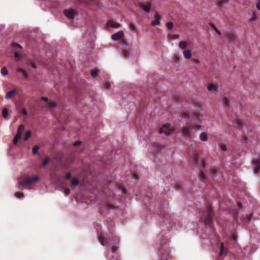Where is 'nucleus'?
<instances>
[{
	"label": "nucleus",
	"mask_w": 260,
	"mask_h": 260,
	"mask_svg": "<svg viewBox=\"0 0 260 260\" xmlns=\"http://www.w3.org/2000/svg\"><path fill=\"white\" fill-rule=\"evenodd\" d=\"M120 188H121V190L122 192L123 193H126V189L124 187H121Z\"/></svg>",
	"instance_id": "obj_54"
},
{
	"label": "nucleus",
	"mask_w": 260,
	"mask_h": 260,
	"mask_svg": "<svg viewBox=\"0 0 260 260\" xmlns=\"http://www.w3.org/2000/svg\"><path fill=\"white\" fill-rule=\"evenodd\" d=\"M170 256L169 254L167 253L165 254H164L161 257V260H169Z\"/></svg>",
	"instance_id": "obj_37"
},
{
	"label": "nucleus",
	"mask_w": 260,
	"mask_h": 260,
	"mask_svg": "<svg viewBox=\"0 0 260 260\" xmlns=\"http://www.w3.org/2000/svg\"><path fill=\"white\" fill-rule=\"evenodd\" d=\"M155 18L156 19L151 22V24L152 26H155L156 25H159L160 24L159 20L161 18V16H160V15L158 13H156L155 14Z\"/></svg>",
	"instance_id": "obj_12"
},
{
	"label": "nucleus",
	"mask_w": 260,
	"mask_h": 260,
	"mask_svg": "<svg viewBox=\"0 0 260 260\" xmlns=\"http://www.w3.org/2000/svg\"><path fill=\"white\" fill-rule=\"evenodd\" d=\"M201 127L200 124H194L191 125L190 123H188L186 126L182 128V133L184 136L189 137L190 136V129L194 128L196 129H199Z\"/></svg>",
	"instance_id": "obj_5"
},
{
	"label": "nucleus",
	"mask_w": 260,
	"mask_h": 260,
	"mask_svg": "<svg viewBox=\"0 0 260 260\" xmlns=\"http://www.w3.org/2000/svg\"><path fill=\"white\" fill-rule=\"evenodd\" d=\"M170 125V124L169 123L164 124L162 127L159 129V133L162 134L164 133L166 136H169L172 133L171 131L169 128Z\"/></svg>",
	"instance_id": "obj_8"
},
{
	"label": "nucleus",
	"mask_w": 260,
	"mask_h": 260,
	"mask_svg": "<svg viewBox=\"0 0 260 260\" xmlns=\"http://www.w3.org/2000/svg\"><path fill=\"white\" fill-rule=\"evenodd\" d=\"M118 248V246H113L112 247L111 250H112V252L115 253V252H116V251L117 250Z\"/></svg>",
	"instance_id": "obj_46"
},
{
	"label": "nucleus",
	"mask_w": 260,
	"mask_h": 260,
	"mask_svg": "<svg viewBox=\"0 0 260 260\" xmlns=\"http://www.w3.org/2000/svg\"><path fill=\"white\" fill-rule=\"evenodd\" d=\"M155 146L156 147V150L157 151H159L160 150H161L162 148V146L161 145H159L157 144H155Z\"/></svg>",
	"instance_id": "obj_47"
},
{
	"label": "nucleus",
	"mask_w": 260,
	"mask_h": 260,
	"mask_svg": "<svg viewBox=\"0 0 260 260\" xmlns=\"http://www.w3.org/2000/svg\"><path fill=\"white\" fill-rule=\"evenodd\" d=\"M210 26L213 29L218 35H221V32L217 28L216 26L212 23H210Z\"/></svg>",
	"instance_id": "obj_27"
},
{
	"label": "nucleus",
	"mask_w": 260,
	"mask_h": 260,
	"mask_svg": "<svg viewBox=\"0 0 260 260\" xmlns=\"http://www.w3.org/2000/svg\"><path fill=\"white\" fill-rule=\"evenodd\" d=\"M222 103H223V105H224V106L225 107H228L229 106V105H230L229 100L226 97L223 98V99H222Z\"/></svg>",
	"instance_id": "obj_21"
},
{
	"label": "nucleus",
	"mask_w": 260,
	"mask_h": 260,
	"mask_svg": "<svg viewBox=\"0 0 260 260\" xmlns=\"http://www.w3.org/2000/svg\"><path fill=\"white\" fill-rule=\"evenodd\" d=\"M228 0H217V5L219 7H222L224 4L228 3Z\"/></svg>",
	"instance_id": "obj_20"
},
{
	"label": "nucleus",
	"mask_w": 260,
	"mask_h": 260,
	"mask_svg": "<svg viewBox=\"0 0 260 260\" xmlns=\"http://www.w3.org/2000/svg\"><path fill=\"white\" fill-rule=\"evenodd\" d=\"M134 177L135 178V179H138V176H137V174H134Z\"/></svg>",
	"instance_id": "obj_59"
},
{
	"label": "nucleus",
	"mask_w": 260,
	"mask_h": 260,
	"mask_svg": "<svg viewBox=\"0 0 260 260\" xmlns=\"http://www.w3.org/2000/svg\"><path fill=\"white\" fill-rule=\"evenodd\" d=\"M213 215L212 208L208 206L206 208V211L204 212L201 217V219L206 225L209 226L212 223Z\"/></svg>",
	"instance_id": "obj_1"
},
{
	"label": "nucleus",
	"mask_w": 260,
	"mask_h": 260,
	"mask_svg": "<svg viewBox=\"0 0 260 260\" xmlns=\"http://www.w3.org/2000/svg\"><path fill=\"white\" fill-rule=\"evenodd\" d=\"M98 238H99V242H100V243L103 246L105 245V241H104V238L103 237V236H99Z\"/></svg>",
	"instance_id": "obj_35"
},
{
	"label": "nucleus",
	"mask_w": 260,
	"mask_h": 260,
	"mask_svg": "<svg viewBox=\"0 0 260 260\" xmlns=\"http://www.w3.org/2000/svg\"><path fill=\"white\" fill-rule=\"evenodd\" d=\"M170 38L172 39H177L179 38V35L174 34V35H170Z\"/></svg>",
	"instance_id": "obj_43"
},
{
	"label": "nucleus",
	"mask_w": 260,
	"mask_h": 260,
	"mask_svg": "<svg viewBox=\"0 0 260 260\" xmlns=\"http://www.w3.org/2000/svg\"><path fill=\"white\" fill-rule=\"evenodd\" d=\"M90 1H93L94 0H90Z\"/></svg>",
	"instance_id": "obj_62"
},
{
	"label": "nucleus",
	"mask_w": 260,
	"mask_h": 260,
	"mask_svg": "<svg viewBox=\"0 0 260 260\" xmlns=\"http://www.w3.org/2000/svg\"><path fill=\"white\" fill-rule=\"evenodd\" d=\"M106 208L107 209H115L114 206L113 205L109 204V203H108V204H106Z\"/></svg>",
	"instance_id": "obj_38"
},
{
	"label": "nucleus",
	"mask_w": 260,
	"mask_h": 260,
	"mask_svg": "<svg viewBox=\"0 0 260 260\" xmlns=\"http://www.w3.org/2000/svg\"><path fill=\"white\" fill-rule=\"evenodd\" d=\"M257 18V14L255 11H253L251 16L249 19L250 22H252L253 21H255Z\"/></svg>",
	"instance_id": "obj_23"
},
{
	"label": "nucleus",
	"mask_w": 260,
	"mask_h": 260,
	"mask_svg": "<svg viewBox=\"0 0 260 260\" xmlns=\"http://www.w3.org/2000/svg\"><path fill=\"white\" fill-rule=\"evenodd\" d=\"M180 186H181V185H178V187L179 189H180Z\"/></svg>",
	"instance_id": "obj_61"
},
{
	"label": "nucleus",
	"mask_w": 260,
	"mask_h": 260,
	"mask_svg": "<svg viewBox=\"0 0 260 260\" xmlns=\"http://www.w3.org/2000/svg\"><path fill=\"white\" fill-rule=\"evenodd\" d=\"M15 57L16 58L17 61H20L21 57V54L20 52L15 51Z\"/></svg>",
	"instance_id": "obj_25"
},
{
	"label": "nucleus",
	"mask_w": 260,
	"mask_h": 260,
	"mask_svg": "<svg viewBox=\"0 0 260 260\" xmlns=\"http://www.w3.org/2000/svg\"><path fill=\"white\" fill-rule=\"evenodd\" d=\"M107 25L113 28H119L120 27V24L118 23H115L113 21H109L107 23Z\"/></svg>",
	"instance_id": "obj_16"
},
{
	"label": "nucleus",
	"mask_w": 260,
	"mask_h": 260,
	"mask_svg": "<svg viewBox=\"0 0 260 260\" xmlns=\"http://www.w3.org/2000/svg\"><path fill=\"white\" fill-rule=\"evenodd\" d=\"M21 113L24 115H27V112L26 109L23 108L21 110Z\"/></svg>",
	"instance_id": "obj_48"
},
{
	"label": "nucleus",
	"mask_w": 260,
	"mask_h": 260,
	"mask_svg": "<svg viewBox=\"0 0 260 260\" xmlns=\"http://www.w3.org/2000/svg\"><path fill=\"white\" fill-rule=\"evenodd\" d=\"M70 193V189L69 188H66L64 189V193L66 194V195H69Z\"/></svg>",
	"instance_id": "obj_44"
},
{
	"label": "nucleus",
	"mask_w": 260,
	"mask_h": 260,
	"mask_svg": "<svg viewBox=\"0 0 260 260\" xmlns=\"http://www.w3.org/2000/svg\"><path fill=\"white\" fill-rule=\"evenodd\" d=\"M16 90H12L7 92V93L6 95V99H10L11 98H12L14 95L16 93Z\"/></svg>",
	"instance_id": "obj_17"
},
{
	"label": "nucleus",
	"mask_w": 260,
	"mask_h": 260,
	"mask_svg": "<svg viewBox=\"0 0 260 260\" xmlns=\"http://www.w3.org/2000/svg\"><path fill=\"white\" fill-rule=\"evenodd\" d=\"M217 171V169L215 168H211L210 169V175L212 177L215 176Z\"/></svg>",
	"instance_id": "obj_28"
},
{
	"label": "nucleus",
	"mask_w": 260,
	"mask_h": 260,
	"mask_svg": "<svg viewBox=\"0 0 260 260\" xmlns=\"http://www.w3.org/2000/svg\"><path fill=\"white\" fill-rule=\"evenodd\" d=\"M15 196L16 198L21 199L24 197V194L21 192H17L15 193Z\"/></svg>",
	"instance_id": "obj_33"
},
{
	"label": "nucleus",
	"mask_w": 260,
	"mask_h": 260,
	"mask_svg": "<svg viewBox=\"0 0 260 260\" xmlns=\"http://www.w3.org/2000/svg\"><path fill=\"white\" fill-rule=\"evenodd\" d=\"M238 206H239L240 208H242V203H239L238 204Z\"/></svg>",
	"instance_id": "obj_60"
},
{
	"label": "nucleus",
	"mask_w": 260,
	"mask_h": 260,
	"mask_svg": "<svg viewBox=\"0 0 260 260\" xmlns=\"http://www.w3.org/2000/svg\"><path fill=\"white\" fill-rule=\"evenodd\" d=\"M201 164H202V166L203 168H204L205 167V166H206V162L204 160H201Z\"/></svg>",
	"instance_id": "obj_55"
},
{
	"label": "nucleus",
	"mask_w": 260,
	"mask_h": 260,
	"mask_svg": "<svg viewBox=\"0 0 260 260\" xmlns=\"http://www.w3.org/2000/svg\"><path fill=\"white\" fill-rule=\"evenodd\" d=\"M200 138L202 141L205 142L208 140L207 134L206 133L203 132L200 134Z\"/></svg>",
	"instance_id": "obj_18"
},
{
	"label": "nucleus",
	"mask_w": 260,
	"mask_h": 260,
	"mask_svg": "<svg viewBox=\"0 0 260 260\" xmlns=\"http://www.w3.org/2000/svg\"><path fill=\"white\" fill-rule=\"evenodd\" d=\"M71 178V174L70 172L67 173L66 175V178L67 179H70Z\"/></svg>",
	"instance_id": "obj_51"
},
{
	"label": "nucleus",
	"mask_w": 260,
	"mask_h": 260,
	"mask_svg": "<svg viewBox=\"0 0 260 260\" xmlns=\"http://www.w3.org/2000/svg\"><path fill=\"white\" fill-rule=\"evenodd\" d=\"M1 74L3 75H7L8 74V71L6 67H3L1 71Z\"/></svg>",
	"instance_id": "obj_30"
},
{
	"label": "nucleus",
	"mask_w": 260,
	"mask_h": 260,
	"mask_svg": "<svg viewBox=\"0 0 260 260\" xmlns=\"http://www.w3.org/2000/svg\"><path fill=\"white\" fill-rule=\"evenodd\" d=\"M224 244H223V243H221L220 244V251H219V255L220 256H221L223 254V252H224Z\"/></svg>",
	"instance_id": "obj_31"
},
{
	"label": "nucleus",
	"mask_w": 260,
	"mask_h": 260,
	"mask_svg": "<svg viewBox=\"0 0 260 260\" xmlns=\"http://www.w3.org/2000/svg\"><path fill=\"white\" fill-rule=\"evenodd\" d=\"M183 55L186 59H189L191 57V53L190 50L185 49L183 52Z\"/></svg>",
	"instance_id": "obj_14"
},
{
	"label": "nucleus",
	"mask_w": 260,
	"mask_h": 260,
	"mask_svg": "<svg viewBox=\"0 0 260 260\" xmlns=\"http://www.w3.org/2000/svg\"><path fill=\"white\" fill-rule=\"evenodd\" d=\"M256 8L258 10H260V0H258V3L256 4Z\"/></svg>",
	"instance_id": "obj_53"
},
{
	"label": "nucleus",
	"mask_w": 260,
	"mask_h": 260,
	"mask_svg": "<svg viewBox=\"0 0 260 260\" xmlns=\"http://www.w3.org/2000/svg\"><path fill=\"white\" fill-rule=\"evenodd\" d=\"M24 129V126L23 124H20L17 129V133L14 138L13 143L14 144H16L19 140L21 138V134Z\"/></svg>",
	"instance_id": "obj_6"
},
{
	"label": "nucleus",
	"mask_w": 260,
	"mask_h": 260,
	"mask_svg": "<svg viewBox=\"0 0 260 260\" xmlns=\"http://www.w3.org/2000/svg\"><path fill=\"white\" fill-rule=\"evenodd\" d=\"M202 116L199 113H194L191 115L188 111L184 112L182 114V117L186 119H191L193 120H198L199 121H201L202 119Z\"/></svg>",
	"instance_id": "obj_4"
},
{
	"label": "nucleus",
	"mask_w": 260,
	"mask_h": 260,
	"mask_svg": "<svg viewBox=\"0 0 260 260\" xmlns=\"http://www.w3.org/2000/svg\"><path fill=\"white\" fill-rule=\"evenodd\" d=\"M192 161H193V162L196 163L198 161V155L197 154H193V155H192Z\"/></svg>",
	"instance_id": "obj_39"
},
{
	"label": "nucleus",
	"mask_w": 260,
	"mask_h": 260,
	"mask_svg": "<svg viewBox=\"0 0 260 260\" xmlns=\"http://www.w3.org/2000/svg\"><path fill=\"white\" fill-rule=\"evenodd\" d=\"M124 34L122 31H119L118 32L115 33L112 35L111 38L113 40L117 41L120 39L123 38Z\"/></svg>",
	"instance_id": "obj_11"
},
{
	"label": "nucleus",
	"mask_w": 260,
	"mask_h": 260,
	"mask_svg": "<svg viewBox=\"0 0 260 260\" xmlns=\"http://www.w3.org/2000/svg\"><path fill=\"white\" fill-rule=\"evenodd\" d=\"M71 184L73 186H77L79 184V181L77 178H73L71 180Z\"/></svg>",
	"instance_id": "obj_29"
},
{
	"label": "nucleus",
	"mask_w": 260,
	"mask_h": 260,
	"mask_svg": "<svg viewBox=\"0 0 260 260\" xmlns=\"http://www.w3.org/2000/svg\"><path fill=\"white\" fill-rule=\"evenodd\" d=\"M220 148L222 151H226V147L225 145L224 144H220Z\"/></svg>",
	"instance_id": "obj_45"
},
{
	"label": "nucleus",
	"mask_w": 260,
	"mask_h": 260,
	"mask_svg": "<svg viewBox=\"0 0 260 260\" xmlns=\"http://www.w3.org/2000/svg\"><path fill=\"white\" fill-rule=\"evenodd\" d=\"M193 61L197 63H199L200 62V60L198 59H193Z\"/></svg>",
	"instance_id": "obj_57"
},
{
	"label": "nucleus",
	"mask_w": 260,
	"mask_h": 260,
	"mask_svg": "<svg viewBox=\"0 0 260 260\" xmlns=\"http://www.w3.org/2000/svg\"><path fill=\"white\" fill-rule=\"evenodd\" d=\"M81 144V142L80 141H77L74 143V145L75 146H79Z\"/></svg>",
	"instance_id": "obj_49"
},
{
	"label": "nucleus",
	"mask_w": 260,
	"mask_h": 260,
	"mask_svg": "<svg viewBox=\"0 0 260 260\" xmlns=\"http://www.w3.org/2000/svg\"><path fill=\"white\" fill-rule=\"evenodd\" d=\"M99 71L97 69H94L92 70L91 71V75L93 77H95L98 76V75L99 74Z\"/></svg>",
	"instance_id": "obj_24"
},
{
	"label": "nucleus",
	"mask_w": 260,
	"mask_h": 260,
	"mask_svg": "<svg viewBox=\"0 0 260 260\" xmlns=\"http://www.w3.org/2000/svg\"><path fill=\"white\" fill-rule=\"evenodd\" d=\"M75 13L76 12L72 9H65L63 11L64 15L69 19H73Z\"/></svg>",
	"instance_id": "obj_9"
},
{
	"label": "nucleus",
	"mask_w": 260,
	"mask_h": 260,
	"mask_svg": "<svg viewBox=\"0 0 260 260\" xmlns=\"http://www.w3.org/2000/svg\"><path fill=\"white\" fill-rule=\"evenodd\" d=\"M31 66H32V67L33 68H34V69H35V68H37V66L36 65V64H35V63H32Z\"/></svg>",
	"instance_id": "obj_58"
},
{
	"label": "nucleus",
	"mask_w": 260,
	"mask_h": 260,
	"mask_svg": "<svg viewBox=\"0 0 260 260\" xmlns=\"http://www.w3.org/2000/svg\"><path fill=\"white\" fill-rule=\"evenodd\" d=\"M110 83L109 82H106L105 84V88L106 89H109L110 87Z\"/></svg>",
	"instance_id": "obj_50"
},
{
	"label": "nucleus",
	"mask_w": 260,
	"mask_h": 260,
	"mask_svg": "<svg viewBox=\"0 0 260 260\" xmlns=\"http://www.w3.org/2000/svg\"><path fill=\"white\" fill-rule=\"evenodd\" d=\"M49 161V158L48 157H47L43 161L42 166L45 167L48 163Z\"/></svg>",
	"instance_id": "obj_36"
},
{
	"label": "nucleus",
	"mask_w": 260,
	"mask_h": 260,
	"mask_svg": "<svg viewBox=\"0 0 260 260\" xmlns=\"http://www.w3.org/2000/svg\"><path fill=\"white\" fill-rule=\"evenodd\" d=\"M2 115L4 118L7 117L8 115V110L7 108H4L2 111Z\"/></svg>",
	"instance_id": "obj_32"
},
{
	"label": "nucleus",
	"mask_w": 260,
	"mask_h": 260,
	"mask_svg": "<svg viewBox=\"0 0 260 260\" xmlns=\"http://www.w3.org/2000/svg\"><path fill=\"white\" fill-rule=\"evenodd\" d=\"M223 35L230 43H236L238 40L236 34L233 30H227L224 32Z\"/></svg>",
	"instance_id": "obj_3"
},
{
	"label": "nucleus",
	"mask_w": 260,
	"mask_h": 260,
	"mask_svg": "<svg viewBox=\"0 0 260 260\" xmlns=\"http://www.w3.org/2000/svg\"><path fill=\"white\" fill-rule=\"evenodd\" d=\"M138 6L147 13L151 11V3L150 2H140L138 3Z\"/></svg>",
	"instance_id": "obj_7"
},
{
	"label": "nucleus",
	"mask_w": 260,
	"mask_h": 260,
	"mask_svg": "<svg viewBox=\"0 0 260 260\" xmlns=\"http://www.w3.org/2000/svg\"><path fill=\"white\" fill-rule=\"evenodd\" d=\"M235 122L239 127H241L243 124L242 122L239 119H237Z\"/></svg>",
	"instance_id": "obj_42"
},
{
	"label": "nucleus",
	"mask_w": 260,
	"mask_h": 260,
	"mask_svg": "<svg viewBox=\"0 0 260 260\" xmlns=\"http://www.w3.org/2000/svg\"><path fill=\"white\" fill-rule=\"evenodd\" d=\"M178 46L180 49L185 50L188 46V44L186 42L182 41L179 43Z\"/></svg>",
	"instance_id": "obj_13"
},
{
	"label": "nucleus",
	"mask_w": 260,
	"mask_h": 260,
	"mask_svg": "<svg viewBox=\"0 0 260 260\" xmlns=\"http://www.w3.org/2000/svg\"><path fill=\"white\" fill-rule=\"evenodd\" d=\"M207 88L209 91L214 92L216 91L217 86L213 83H210L208 84Z\"/></svg>",
	"instance_id": "obj_15"
},
{
	"label": "nucleus",
	"mask_w": 260,
	"mask_h": 260,
	"mask_svg": "<svg viewBox=\"0 0 260 260\" xmlns=\"http://www.w3.org/2000/svg\"><path fill=\"white\" fill-rule=\"evenodd\" d=\"M13 47L14 48H16V47H18L19 48H21V46L20 45H19V44H17V43H14L13 44Z\"/></svg>",
	"instance_id": "obj_52"
},
{
	"label": "nucleus",
	"mask_w": 260,
	"mask_h": 260,
	"mask_svg": "<svg viewBox=\"0 0 260 260\" xmlns=\"http://www.w3.org/2000/svg\"><path fill=\"white\" fill-rule=\"evenodd\" d=\"M247 138L245 137H244L242 139V141L244 142V143H246L247 142Z\"/></svg>",
	"instance_id": "obj_56"
},
{
	"label": "nucleus",
	"mask_w": 260,
	"mask_h": 260,
	"mask_svg": "<svg viewBox=\"0 0 260 260\" xmlns=\"http://www.w3.org/2000/svg\"><path fill=\"white\" fill-rule=\"evenodd\" d=\"M18 72L19 73H21L25 78H27V76H28L27 73L24 69H23L22 68H19L18 69Z\"/></svg>",
	"instance_id": "obj_19"
},
{
	"label": "nucleus",
	"mask_w": 260,
	"mask_h": 260,
	"mask_svg": "<svg viewBox=\"0 0 260 260\" xmlns=\"http://www.w3.org/2000/svg\"><path fill=\"white\" fill-rule=\"evenodd\" d=\"M41 100L46 102L45 106L48 108H54L56 106V104L53 101H49L47 97H42Z\"/></svg>",
	"instance_id": "obj_10"
},
{
	"label": "nucleus",
	"mask_w": 260,
	"mask_h": 260,
	"mask_svg": "<svg viewBox=\"0 0 260 260\" xmlns=\"http://www.w3.org/2000/svg\"><path fill=\"white\" fill-rule=\"evenodd\" d=\"M31 132L30 131H27L26 133H25V136L24 137V141H26L31 136Z\"/></svg>",
	"instance_id": "obj_26"
},
{
	"label": "nucleus",
	"mask_w": 260,
	"mask_h": 260,
	"mask_svg": "<svg viewBox=\"0 0 260 260\" xmlns=\"http://www.w3.org/2000/svg\"><path fill=\"white\" fill-rule=\"evenodd\" d=\"M129 26L130 29H132V30L135 31H136V27L133 23H131L129 24Z\"/></svg>",
	"instance_id": "obj_41"
},
{
	"label": "nucleus",
	"mask_w": 260,
	"mask_h": 260,
	"mask_svg": "<svg viewBox=\"0 0 260 260\" xmlns=\"http://www.w3.org/2000/svg\"><path fill=\"white\" fill-rule=\"evenodd\" d=\"M40 147L38 146H35L32 148V153L34 154L38 153V150L39 149Z\"/></svg>",
	"instance_id": "obj_34"
},
{
	"label": "nucleus",
	"mask_w": 260,
	"mask_h": 260,
	"mask_svg": "<svg viewBox=\"0 0 260 260\" xmlns=\"http://www.w3.org/2000/svg\"><path fill=\"white\" fill-rule=\"evenodd\" d=\"M167 27L169 29H171L173 27V23L171 22L167 23Z\"/></svg>",
	"instance_id": "obj_40"
},
{
	"label": "nucleus",
	"mask_w": 260,
	"mask_h": 260,
	"mask_svg": "<svg viewBox=\"0 0 260 260\" xmlns=\"http://www.w3.org/2000/svg\"><path fill=\"white\" fill-rule=\"evenodd\" d=\"M199 178L200 180L202 181H205L206 180V176L204 174V173L203 172L202 170L201 169L200 174H199Z\"/></svg>",
	"instance_id": "obj_22"
},
{
	"label": "nucleus",
	"mask_w": 260,
	"mask_h": 260,
	"mask_svg": "<svg viewBox=\"0 0 260 260\" xmlns=\"http://www.w3.org/2000/svg\"><path fill=\"white\" fill-rule=\"evenodd\" d=\"M39 180V177L37 176H34L32 178L26 177L24 178H20L18 179V187L20 186H25L29 185L34 182H37Z\"/></svg>",
	"instance_id": "obj_2"
}]
</instances>
